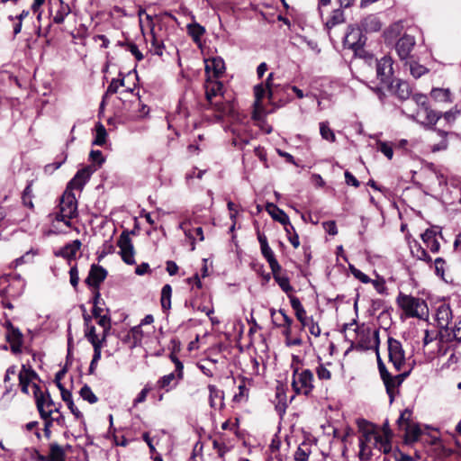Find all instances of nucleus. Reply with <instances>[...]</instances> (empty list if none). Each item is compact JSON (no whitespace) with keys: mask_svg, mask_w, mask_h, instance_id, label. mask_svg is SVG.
Listing matches in <instances>:
<instances>
[{"mask_svg":"<svg viewBox=\"0 0 461 461\" xmlns=\"http://www.w3.org/2000/svg\"><path fill=\"white\" fill-rule=\"evenodd\" d=\"M341 332L345 333V339L351 343L357 350L375 349L378 351L380 339L379 330H372L364 323L357 324L354 319L350 323H345L341 328Z\"/></svg>","mask_w":461,"mask_h":461,"instance_id":"obj_1","label":"nucleus"},{"mask_svg":"<svg viewBox=\"0 0 461 461\" xmlns=\"http://www.w3.org/2000/svg\"><path fill=\"white\" fill-rule=\"evenodd\" d=\"M223 85L219 80H212L208 77L205 83V97L209 102L210 105L213 106L214 109L221 113V116L226 115L231 110L230 104L223 103H213L212 99L217 95H222Z\"/></svg>","mask_w":461,"mask_h":461,"instance_id":"obj_2","label":"nucleus"},{"mask_svg":"<svg viewBox=\"0 0 461 461\" xmlns=\"http://www.w3.org/2000/svg\"><path fill=\"white\" fill-rule=\"evenodd\" d=\"M313 374L310 369L299 372L298 367L293 371L292 387L296 394L309 395L314 388Z\"/></svg>","mask_w":461,"mask_h":461,"instance_id":"obj_3","label":"nucleus"},{"mask_svg":"<svg viewBox=\"0 0 461 461\" xmlns=\"http://www.w3.org/2000/svg\"><path fill=\"white\" fill-rule=\"evenodd\" d=\"M398 305L410 317H420L426 308V303L420 298L400 293L397 297Z\"/></svg>","mask_w":461,"mask_h":461,"instance_id":"obj_4","label":"nucleus"},{"mask_svg":"<svg viewBox=\"0 0 461 461\" xmlns=\"http://www.w3.org/2000/svg\"><path fill=\"white\" fill-rule=\"evenodd\" d=\"M77 216V201L74 193L66 189L60 198L59 212L55 220L73 219Z\"/></svg>","mask_w":461,"mask_h":461,"instance_id":"obj_5","label":"nucleus"},{"mask_svg":"<svg viewBox=\"0 0 461 461\" xmlns=\"http://www.w3.org/2000/svg\"><path fill=\"white\" fill-rule=\"evenodd\" d=\"M393 61L389 56H384L376 62V77L388 90H393Z\"/></svg>","mask_w":461,"mask_h":461,"instance_id":"obj_6","label":"nucleus"},{"mask_svg":"<svg viewBox=\"0 0 461 461\" xmlns=\"http://www.w3.org/2000/svg\"><path fill=\"white\" fill-rule=\"evenodd\" d=\"M10 282L11 284L7 287H4L1 290L0 295L2 297H5L7 295L16 297L22 294L25 283L24 280L22 279L21 276L4 275L0 276V287Z\"/></svg>","mask_w":461,"mask_h":461,"instance_id":"obj_7","label":"nucleus"},{"mask_svg":"<svg viewBox=\"0 0 461 461\" xmlns=\"http://www.w3.org/2000/svg\"><path fill=\"white\" fill-rule=\"evenodd\" d=\"M388 356L390 362L397 371H400L405 363V352L402 343L392 337L388 338Z\"/></svg>","mask_w":461,"mask_h":461,"instance_id":"obj_8","label":"nucleus"},{"mask_svg":"<svg viewBox=\"0 0 461 461\" xmlns=\"http://www.w3.org/2000/svg\"><path fill=\"white\" fill-rule=\"evenodd\" d=\"M366 41V38L363 34V30L360 26L354 24L348 25L343 41L345 46L354 50H357L365 45Z\"/></svg>","mask_w":461,"mask_h":461,"instance_id":"obj_9","label":"nucleus"},{"mask_svg":"<svg viewBox=\"0 0 461 461\" xmlns=\"http://www.w3.org/2000/svg\"><path fill=\"white\" fill-rule=\"evenodd\" d=\"M117 245L120 248V255L122 261L127 265H134V247L128 231H122L120 235Z\"/></svg>","mask_w":461,"mask_h":461,"instance_id":"obj_10","label":"nucleus"},{"mask_svg":"<svg viewBox=\"0 0 461 461\" xmlns=\"http://www.w3.org/2000/svg\"><path fill=\"white\" fill-rule=\"evenodd\" d=\"M97 170L95 165H88L79 169L74 177L68 182L67 189L72 191L73 189L82 190L91 176Z\"/></svg>","mask_w":461,"mask_h":461,"instance_id":"obj_11","label":"nucleus"},{"mask_svg":"<svg viewBox=\"0 0 461 461\" xmlns=\"http://www.w3.org/2000/svg\"><path fill=\"white\" fill-rule=\"evenodd\" d=\"M442 113L432 110L430 107L425 108L423 111H418L417 114H411L409 117L416 122H420L428 129H434L438 121L441 118Z\"/></svg>","mask_w":461,"mask_h":461,"instance_id":"obj_12","label":"nucleus"},{"mask_svg":"<svg viewBox=\"0 0 461 461\" xmlns=\"http://www.w3.org/2000/svg\"><path fill=\"white\" fill-rule=\"evenodd\" d=\"M258 240L260 244V249L263 257L269 264L271 270H281V266L276 260L275 254L268 245L267 239L264 233L258 231Z\"/></svg>","mask_w":461,"mask_h":461,"instance_id":"obj_13","label":"nucleus"},{"mask_svg":"<svg viewBox=\"0 0 461 461\" xmlns=\"http://www.w3.org/2000/svg\"><path fill=\"white\" fill-rule=\"evenodd\" d=\"M71 10L68 4L63 3L62 0H54L50 2V14L52 21L56 24L64 23L65 18L70 14Z\"/></svg>","mask_w":461,"mask_h":461,"instance_id":"obj_14","label":"nucleus"},{"mask_svg":"<svg viewBox=\"0 0 461 461\" xmlns=\"http://www.w3.org/2000/svg\"><path fill=\"white\" fill-rule=\"evenodd\" d=\"M267 94L268 95L267 88L264 86V84H258L254 86L255 102L254 112L252 115L254 120H261L265 113L262 100Z\"/></svg>","mask_w":461,"mask_h":461,"instance_id":"obj_15","label":"nucleus"},{"mask_svg":"<svg viewBox=\"0 0 461 461\" xmlns=\"http://www.w3.org/2000/svg\"><path fill=\"white\" fill-rule=\"evenodd\" d=\"M416 44L415 38L409 34L401 37L395 45V50L401 59H407Z\"/></svg>","mask_w":461,"mask_h":461,"instance_id":"obj_16","label":"nucleus"},{"mask_svg":"<svg viewBox=\"0 0 461 461\" xmlns=\"http://www.w3.org/2000/svg\"><path fill=\"white\" fill-rule=\"evenodd\" d=\"M107 271L99 265L93 264L86 279V283L95 289H98L101 283L106 278Z\"/></svg>","mask_w":461,"mask_h":461,"instance_id":"obj_17","label":"nucleus"},{"mask_svg":"<svg viewBox=\"0 0 461 461\" xmlns=\"http://www.w3.org/2000/svg\"><path fill=\"white\" fill-rule=\"evenodd\" d=\"M225 62L221 57H212L205 60V72L208 77L211 73L216 78L220 77L225 72Z\"/></svg>","mask_w":461,"mask_h":461,"instance_id":"obj_18","label":"nucleus"},{"mask_svg":"<svg viewBox=\"0 0 461 461\" xmlns=\"http://www.w3.org/2000/svg\"><path fill=\"white\" fill-rule=\"evenodd\" d=\"M34 388H35L34 394H35L36 405H37V409L40 412L41 419H43L45 421L52 420L50 418V415L53 412H59V409L55 407L53 409L50 408L48 411H46L44 408L45 407V396H44L43 393L41 391L40 387L37 384H34Z\"/></svg>","mask_w":461,"mask_h":461,"instance_id":"obj_19","label":"nucleus"},{"mask_svg":"<svg viewBox=\"0 0 461 461\" xmlns=\"http://www.w3.org/2000/svg\"><path fill=\"white\" fill-rule=\"evenodd\" d=\"M81 246V241L79 240H75L72 242L66 244L59 250L55 251L54 255L68 260V264H70V260L76 258L77 252L80 249Z\"/></svg>","mask_w":461,"mask_h":461,"instance_id":"obj_20","label":"nucleus"},{"mask_svg":"<svg viewBox=\"0 0 461 461\" xmlns=\"http://www.w3.org/2000/svg\"><path fill=\"white\" fill-rule=\"evenodd\" d=\"M209 390V403L211 408L222 409L224 407V393L223 391L218 389L213 384L208 385Z\"/></svg>","mask_w":461,"mask_h":461,"instance_id":"obj_21","label":"nucleus"},{"mask_svg":"<svg viewBox=\"0 0 461 461\" xmlns=\"http://www.w3.org/2000/svg\"><path fill=\"white\" fill-rule=\"evenodd\" d=\"M179 381L180 380L177 378V373L175 371L160 377L157 381L156 385L158 389H165L166 392H169L177 386Z\"/></svg>","mask_w":461,"mask_h":461,"instance_id":"obj_22","label":"nucleus"},{"mask_svg":"<svg viewBox=\"0 0 461 461\" xmlns=\"http://www.w3.org/2000/svg\"><path fill=\"white\" fill-rule=\"evenodd\" d=\"M451 319L452 311L448 305L441 304L438 307L436 312V321L440 328H447Z\"/></svg>","mask_w":461,"mask_h":461,"instance_id":"obj_23","label":"nucleus"},{"mask_svg":"<svg viewBox=\"0 0 461 461\" xmlns=\"http://www.w3.org/2000/svg\"><path fill=\"white\" fill-rule=\"evenodd\" d=\"M437 231L432 229H427L421 234V240L433 253L439 251L440 244L437 240Z\"/></svg>","mask_w":461,"mask_h":461,"instance_id":"obj_24","label":"nucleus"},{"mask_svg":"<svg viewBox=\"0 0 461 461\" xmlns=\"http://www.w3.org/2000/svg\"><path fill=\"white\" fill-rule=\"evenodd\" d=\"M266 209L273 220L280 222L282 225H287V223H289L288 215L276 204L268 203H267Z\"/></svg>","mask_w":461,"mask_h":461,"instance_id":"obj_25","label":"nucleus"},{"mask_svg":"<svg viewBox=\"0 0 461 461\" xmlns=\"http://www.w3.org/2000/svg\"><path fill=\"white\" fill-rule=\"evenodd\" d=\"M359 26L365 32H378L382 28V24H381L379 19L375 15H369V16L364 18L361 21Z\"/></svg>","mask_w":461,"mask_h":461,"instance_id":"obj_26","label":"nucleus"},{"mask_svg":"<svg viewBox=\"0 0 461 461\" xmlns=\"http://www.w3.org/2000/svg\"><path fill=\"white\" fill-rule=\"evenodd\" d=\"M430 97L438 103H452V94L448 88L434 87L430 91Z\"/></svg>","mask_w":461,"mask_h":461,"instance_id":"obj_27","label":"nucleus"},{"mask_svg":"<svg viewBox=\"0 0 461 461\" xmlns=\"http://www.w3.org/2000/svg\"><path fill=\"white\" fill-rule=\"evenodd\" d=\"M275 281L278 284L283 292L287 295L294 291V287L290 285V280L286 275H281V270H271Z\"/></svg>","mask_w":461,"mask_h":461,"instance_id":"obj_28","label":"nucleus"},{"mask_svg":"<svg viewBox=\"0 0 461 461\" xmlns=\"http://www.w3.org/2000/svg\"><path fill=\"white\" fill-rule=\"evenodd\" d=\"M410 249L411 256L417 259L422 260L426 263H430L432 261L431 257L418 241H413V243L410 245Z\"/></svg>","mask_w":461,"mask_h":461,"instance_id":"obj_29","label":"nucleus"},{"mask_svg":"<svg viewBox=\"0 0 461 461\" xmlns=\"http://www.w3.org/2000/svg\"><path fill=\"white\" fill-rule=\"evenodd\" d=\"M383 382L384 384L386 393L389 396L390 402L392 403L394 400V393L395 389L401 385V384H398V379L395 375H392L391 374L388 375V377H384Z\"/></svg>","mask_w":461,"mask_h":461,"instance_id":"obj_30","label":"nucleus"},{"mask_svg":"<svg viewBox=\"0 0 461 461\" xmlns=\"http://www.w3.org/2000/svg\"><path fill=\"white\" fill-rule=\"evenodd\" d=\"M49 461H66V453L58 443L50 445Z\"/></svg>","mask_w":461,"mask_h":461,"instance_id":"obj_31","label":"nucleus"},{"mask_svg":"<svg viewBox=\"0 0 461 461\" xmlns=\"http://www.w3.org/2000/svg\"><path fill=\"white\" fill-rule=\"evenodd\" d=\"M394 93L400 100H407L411 95V88L408 82L399 80L396 84Z\"/></svg>","mask_w":461,"mask_h":461,"instance_id":"obj_32","label":"nucleus"},{"mask_svg":"<svg viewBox=\"0 0 461 461\" xmlns=\"http://www.w3.org/2000/svg\"><path fill=\"white\" fill-rule=\"evenodd\" d=\"M374 447L384 454L390 453L392 449L390 438L383 437L379 434L375 435Z\"/></svg>","mask_w":461,"mask_h":461,"instance_id":"obj_33","label":"nucleus"},{"mask_svg":"<svg viewBox=\"0 0 461 461\" xmlns=\"http://www.w3.org/2000/svg\"><path fill=\"white\" fill-rule=\"evenodd\" d=\"M402 430L405 431L406 440L410 442L417 441L421 435V430L416 424H406Z\"/></svg>","mask_w":461,"mask_h":461,"instance_id":"obj_34","label":"nucleus"},{"mask_svg":"<svg viewBox=\"0 0 461 461\" xmlns=\"http://www.w3.org/2000/svg\"><path fill=\"white\" fill-rule=\"evenodd\" d=\"M171 295H172V287L170 285L167 284L162 287L161 290V307L164 311H167L171 308Z\"/></svg>","mask_w":461,"mask_h":461,"instance_id":"obj_35","label":"nucleus"},{"mask_svg":"<svg viewBox=\"0 0 461 461\" xmlns=\"http://www.w3.org/2000/svg\"><path fill=\"white\" fill-rule=\"evenodd\" d=\"M344 20L343 11L341 9H336L332 12L330 19L326 22V26L327 28L331 29L332 27L342 23Z\"/></svg>","mask_w":461,"mask_h":461,"instance_id":"obj_36","label":"nucleus"},{"mask_svg":"<svg viewBox=\"0 0 461 461\" xmlns=\"http://www.w3.org/2000/svg\"><path fill=\"white\" fill-rule=\"evenodd\" d=\"M320 133L322 139L330 141L335 142L336 136L334 131L330 129L328 122H320Z\"/></svg>","mask_w":461,"mask_h":461,"instance_id":"obj_37","label":"nucleus"},{"mask_svg":"<svg viewBox=\"0 0 461 461\" xmlns=\"http://www.w3.org/2000/svg\"><path fill=\"white\" fill-rule=\"evenodd\" d=\"M95 138L92 144L96 146H103L105 143L107 132L104 126L102 123H98L95 129Z\"/></svg>","mask_w":461,"mask_h":461,"instance_id":"obj_38","label":"nucleus"},{"mask_svg":"<svg viewBox=\"0 0 461 461\" xmlns=\"http://www.w3.org/2000/svg\"><path fill=\"white\" fill-rule=\"evenodd\" d=\"M62 400L67 403L68 409L77 419L83 417L82 412L76 407L74 403L71 392L63 393Z\"/></svg>","mask_w":461,"mask_h":461,"instance_id":"obj_39","label":"nucleus"},{"mask_svg":"<svg viewBox=\"0 0 461 461\" xmlns=\"http://www.w3.org/2000/svg\"><path fill=\"white\" fill-rule=\"evenodd\" d=\"M68 155L66 153H62L57 157L56 160L53 163L48 164L45 166L44 170L46 173H52L58 168L61 167L63 163L67 160Z\"/></svg>","mask_w":461,"mask_h":461,"instance_id":"obj_40","label":"nucleus"},{"mask_svg":"<svg viewBox=\"0 0 461 461\" xmlns=\"http://www.w3.org/2000/svg\"><path fill=\"white\" fill-rule=\"evenodd\" d=\"M410 71L414 78H420L421 76L427 74L429 72V69L420 64H418L416 62H411Z\"/></svg>","mask_w":461,"mask_h":461,"instance_id":"obj_41","label":"nucleus"},{"mask_svg":"<svg viewBox=\"0 0 461 461\" xmlns=\"http://www.w3.org/2000/svg\"><path fill=\"white\" fill-rule=\"evenodd\" d=\"M80 396L85 400V401H87L89 403H95L97 402V397L95 396V394L93 393L92 389L90 388V386H88L87 384H85L81 389H80Z\"/></svg>","mask_w":461,"mask_h":461,"instance_id":"obj_42","label":"nucleus"},{"mask_svg":"<svg viewBox=\"0 0 461 461\" xmlns=\"http://www.w3.org/2000/svg\"><path fill=\"white\" fill-rule=\"evenodd\" d=\"M373 453L372 449L364 442H359V453L358 458L360 461H370L372 458Z\"/></svg>","mask_w":461,"mask_h":461,"instance_id":"obj_43","label":"nucleus"},{"mask_svg":"<svg viewBox=\"0 0 461 461\" xmlns=\"http://www.w3.org/2000/svg\"><path fill=\"white\" fill-rule=\"evenodd\" d=\"M32 183L30 182L24 188L23 192V203L25 206L29 208H33V203H32Z\"/></svg>","mask_w":461,"mask_h":461,"instance_id":"obj_44","label":"nucleus"},{"mask_svg":"<svg viewBox=\"0 0 461 461\" xmlns=\"http://www.w3.org/2000/svg\"><path fill=\"white\" fill-rule=\"evenodd\" d=\"M239 393H235L233 396V401L236 402H240L242 401L248 400L249 397V389L246 387V384L244 381L238 386Z\"/></svg>","mask_w":461,"mask_h":461,"instance_id":"obj_45","label":"nucleus"},{"mask_svg":"<svg viewBox=\"0 0 461 461\" xmlns=\"http://www.w3.org/2000/svg\"><path fill=\"white\" fill-rule=\"evenodd\" d=\"M188 31L189 34L193 37V39L195 41H199L201 36L205 32L204 28L198 23L189 25Z\"/></svg>","mask_w":461,"mask_h":461,"instance_id":"obj_46","label":"nucleus"},{"mask_svg":"<svg viewBox=\"0 0 461 461\" xmlns=\"http://www.w3.org/2000/svg\"><path fill=\"white\" fill-rule=\"evenodd\" d=\"M411 411L409 409H405L403 411L401 412L397 420V425L400 429H403L406 424H411Z\"/></svg>","mask_w":461,"mask_h":461,"instance_id":"obj_47","label":"nucleus"},{"mask_svg":"<svg viewBox=\"0 0 461 461\" xmlns=\"http://www.w3.org/2000/svg\"><path fill=\"white\" fill-rule=\"evenodd\" d=\"M152 40H151V47H150V52H152L155 55L162 56L163 50H164V44L162 41H159L154 33L152 32Z\"/></svg>","mask_w":461,"mask_h":461,"instance_id":"obj_48","label":"nucleus"},{"mask_svg":"<svg viewBox=\"0 0 461 461\" xmlns=\"http://www.w3.org/2000/svg\"><path fill=\"white\" fill-rule=\"evenodd\" d=\"M412 100L420 107L418 111H423L425 108L429 107L428 103V96L423 94H415L412 95Z\"/></svg>","mask_w":461,"mask_h":461,"instance_id":"obj_49","label":"nucleus"},{"mask_svg":"<svg viewBox=\"0 0 461 461\" xmlns=\"http://www.w3.org/2000/svg\"><path fill=\"white\" fill-rule=\"evenodd\" d=\"M170 360L175 364L176 366V373H177V378L178 380H182L184 377V365L179 360V358L174 354L171 353L169 356Z\"/></svg>","mask_w":461,"mask_h":461,"instance_id":"obj_50","label":"nucleus"},{"mask_svg":"<svg viewBox=\"0 0 461 461\" xmlns=\"http://www.w3.org/2000/svg\"><path fill=\"white\" fill-rule=\"evenodd\" d=\"M377 149L382 152L388 159H392L393 156V150L391 144L385 141H379L377 143Z\"/></svg>","mask_w":461,"mask_h":461,"instance_id":"obj_51","label":"nucleus"},{"mask_svg":"<svg viewBox=\"0 0 461 461\" xmlns=\"http://www.w3.org/2000/svg\"><path fill=\"white\" fill-rule=\"evenodd\" d=\"M349 269L354 277L362 282L363 284H368L372 281V279L367 275L363 273L361 270L356 268L354 266H349Z\"/></svg>","mask_w":461,"mask_h":461,"instance_id":"obj_52","label":"nucleus"},{"mask_svg":"<svg viewBox=\"0 0 461 461\" xmlns=\"http://www.w3.org/2000/svg\"><path fill=\"white\" fill-rule=\"evenodd\" d=\"M6 339L9 343L23 341V334L18 328L8 330Z\"/></svg>","mask_w":461,"mask_h":461,"instance_id":"obj_53","label":"nucleus"},{"mask_svg":"<svg viewBox=\"0 0 461 461\" xmlns=\"http://www.w3.org/2000/svg\"><path fill=\"white\" fill-rule=\"evenodd\" d=\"M89 158L94 163L97 164V166H96L97 167H101L104 163V161H105V158H104L102 151L98 150V149L91 150L90 154H89Z\"/></svg>","mask_w":461,"mask_h":461,"instance_id":"obj_54","label":"nucleus"},{"mask_svg":"<svg viewBox=\"0 0 461 461\" xmlns=\"http://www.w3.org/2000/svg\"><path fill=\"white\" fill-rule=\"evenodd\" d=\"M316 374L320 380H330L331 377L330 371L323 364H320L317 366Z\"/></svg>","mask_w":461,"mask_h":461,"instance_id":"obj_55","label":"nucleus"},{"mask_svg":"<svg viewBox=\"0 0 461 461\" xmlns=\"http://www.w3.org/2000/svg\"><path fill=\"white\" fill-rule=\"evenodd\" d=\"M86 338L92 344V346L95 345V343H102V341H100V339H98L95 333V326L87 327V330H86Z\"/></svg>","mask_w":461,"mask_h":461,"instance_id":"obj_56","label":"nucleus"},{"mask_svg":"<svg viewBox=\"0 0 461 461\" xmlns=\"http://www.w3.org/2000/svg\"><path fill=\"white\" fill-rule=\"evenodd\" d=\"M125 47H126V50L128 51H130L135 58L137 60L140 61L143 59V55L142 53L140 51L138 46L132 42H127V43H124L123 44Z\"/></svg>","mask_w":461,"mask_h":461,"instance_id":"obj_57","label":"nucleus"},{"mask_svg":"<svg viewBox=\"0 0 461 461\" xmlns=\"http://www.w3.org/2000/svg\"><path fill=\"white\" fill-rule=\"evenodd\" d=\"M46 0H33L31 9L33 14L37 15V20L40 21L42 15L41 6Z\"/></svg>","mask_w":461,"mask_h":461,"instance_id":"obj_58","label":"nucleus"},{"mask_svg":"<svg viewBox=\"0 0 461 461\" xmlns=\"http://www.w3.org/2000/svg\"><path fill=\"white\" fill-rule=\"evenodd\" d=\"M459 114L460 110H458L456 107H454L451 110L442 113L441 117L443 116L447 122H453Z\"/></svg>","mask_w":461,"mask_h":461,"instance_id":"obj_59","label":"nucleus"},{"mask_svg":"<svg viewBox=\"0 0 461 461\" xmlns=\"http://www.w3.org/2000/svg\"><path fill=\"white\" fill-rule=\"evenodd\" d=\"M375 352H376V357H377V366H378L380 376H381L382 379L384 377H388L390 373L386 369V366H385L384 363L383 362V360L380 357L379 350L375 351Z\"/></svg>","mask_w":461,"mask_h":461,"instance_id":"obj_60","label":"nucleus"},{"mask_svg":"<svg viewBox=\"0 0 461 461\" xmlns=\"http://www.w3.org/2000/svg\"><path fill=\"white\" fill-rule=\"evenodd\" d=\"M114 251V247L109 241H105L103 245V249L98 255V260H102L108 254H112Z\"/></svg>","mask_w":461,"mask_h":461,"instance_id":"obj_61","label":"nucleus"},{"mask_svg":"<svg viewBox=\"0 0 461 461\" xmlns=\"http://www.w3.org/2000/svg\"><path fill=\"white\" fill-rule=\"evenodd\" d=\"M306 327H308L310 333L314 337L321 335V328L319 324L314 321L312 317H310L309 325H306Z\"/></svg>","mask_w":461,"mask_h":461,"instance_id":"obj_62","label":"nucleus"},{"mask_svg":"<svg viewBox=\"0 0 461 461\" xmlns=\"http://www.w3.org/2000/svg\"><path fill=\"white\" fill-rule=\"evenodd\" d=\"M434 264L436 275L442 277L445 272L444 266L446 261L442 258H437L434 261Z\"/></svg>","mask_w":461,"mask_h":461,"instance_id":"obj_63","label":"nucleus"},{"mask_svg":"<svg viewBox=\"0 0 461 461\" xmlns=\"http://www.w3.org/2000/svg\"><path fill=\"white\" fill-rule=\"evenodd\" d=\"M69 276H70V284L74 288H77L78 282H79V276H78V270L77 266L71 267L69 270Z\"/></svg>","mask_w":461,"mask_h":461,"instance_id":"obj_64","label":"nucleus"}]
</instances>
